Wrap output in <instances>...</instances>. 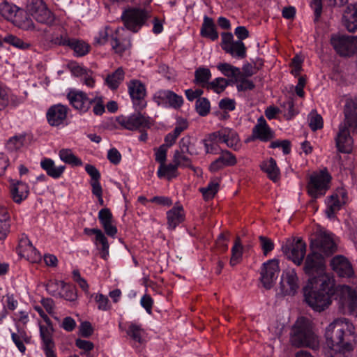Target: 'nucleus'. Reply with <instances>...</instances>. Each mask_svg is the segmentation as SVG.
<instances>
[{"mask_svg": "<svg viewBox=\"0 0 357 357\" xmlns=\"http://www.w3.org/2000/svg\"><path fill=\"white\" fill-rule=\"evenodd\" d=\"M326 346L337 355L351 353L356 345L357 335L353 323L344 317L335 319L325 329Z\"/></svg>", "mask_w": 357, "mask_h": 357, "instance_id": "1", "label": "nucleus"}, {"mask_svg": "<svg viewBox=\"0 0 357 357\" xmlns=\"http://www.w3.org/2000/svg\"><path fill=\"white\" fill-rule=\"evenodd\" d=\"M335 284L333 275H324L318 280L309 278L303 288L305 301L314 311H324L331 303L330 294Z\"/></svg>", "mask_w": 357, "mask_h": 357, "instance_id": "2", "label": "nucleus"}, {"mask_svg": "<svg viewBox=\"0 0 357 357\" xmlns=\"http://www.w3.org/2000/svg\"><path fill=\"white\" fill-rule=\"evenodd\" d=\"M344 116L345 119L339 126L335 142L339 152L350 153L353 150L354 140L350 135L349 127L357 130V98L347 100Z\"/></svg>", "mask_w": 357, "mask_h": 357, "instance_id": "3", "label": "nucleus"}, {"mask_svg": "<svg viewBox=\"0 0 357 357\" xmlns=\"http://www.w3.org/2000/svg\"><path fill=\"white\" fill-rule=\"evenodd\" d=\"M290 342L296 347L316 348L319 344L318 337L312 331V324L310 320L301 317L291 328Z\"/></svg>", "mask_w": 357, "mask_h": 357, "instance_id": "4", "label": "nucleus"}, {"mask_svg": "<svg viewBox=\"0 0 357 357\" xmlns=\"http://www.w3.org/2000/svg\"><path fill=\"white\" fill-rule=\"evenodd\" d=\"M333 294L340 310L357 317V287L352 288L347 284L337 285Z\"/></svg>", "mask_w": 357, "mask_h": 357, "instance_id": "5", "label": "nucleus"}, {"mask_svg": "<svg viewBox=\"0 0 357 357\" xmlns=\"http://www.w3.org/2000/svg\"><path fill=\"white\" fill-rule=\"evenodd\" d=\"M331 176L326 170L312 173L307 185V193L313 199L325 195L329 188Z\"/></svg>", "mask_w": 357, "mask_h": 357, "instance_id": "6", "label": "nucleus"}, {"mask_svg": "<svg viewBox=\"0 0 357 357\" xmlns=\"http://www.w3.org/2000/svg\"><path fill=\"white\" fill-rule=\"evenodd\" d=\"M149 17L146 10L136 8H128L121 15L126 28L133 33L138 32L145 26Z\"/></svg>", "mask_w": 357, "mask_h": 357, "instance_id": "7", "label": "nucleus"}, {"mask_svg": "<svg viewBox=\"0 0 357 357\" xmlns=\"http://www.w3.org/2000/svg\"><path fill=\"white\" fill-rule=\"evenodd\" d=\"M285 257L296 265H301L306 252V244L300 238H287L282 245Z\"/></svg>", "mask_w": 357, "mask_h": 357, "instance_id": "8", "label": "nucleus"}, {"mask_svg": "<svg viewBox=\"0 0 357 357\" xmlns=\"http://www.w3.org/2000/svg\"><path fill=\"white\" fill-rule=\"evenodd\" d=\"M331 44L342 56H351L357 52V36L335 34L331 36Z\"/></svg>", "mask_w": 357, "mask_h": 357, "instance_id": "9", "label": "nucleus"}, {"mask_svg": "<svg viewBox=\"0 0 357 357\" xmlns=\"http://www.w3.org/2000/svg\"><path fill=\"white\" fill-rule=\"evenodd\" d=\"M26 9L39 23L52 24L54 22V15L48 9L43 0H27Z\"/></svg>", "mask_w": 357, "mask_h": 357, "instance_id": "10", "label": "nucleus"}, {"mask_svg": "<svg viewBox=\"0 0 357 357\" xmlns=\"http://www.w3.org/2000/svg\"><path fill=\"white\" fill-rule=\"evenodd\" d=\"M26 9L39 23L52 24L54 22V15L48 9L43 0H27Z\"/></svg>", "mask_w": 357, "mask_h": 357, "instance_id": "11", "label": "nucleus"}, {"mask_svg": "<svg viewBox=\"0 0 357 357\" xmlns=\"http://www.w3.org/2000/svg\"><path fill=\"white\" fill-rule=\"evenodd\" d=\"M326 264L324 257L315 250L307 256L305 259L304 271L310 278L318 280L324 275H331L325 271Z\"/></svg>", "mask_w": 357, "mask_h": 357, "instance_id": "12", "label": "nucleus"}, {"mask_svg": "<svg viewBox=\"0 0 357 357\" xmlns=\"http://www.w3.org/2000/svg\"><path fill=\"white\" fill-rule=\"evenodd\" d=\"M301 282L293 268L284 269L281 275L280 291L283 296H294L299 290Z\"/></svg>", "mask_w": 357, "mask_h": 357, "instance_id": "13", "label": "nucleus"}, {"mask_svg": "<svg viewBox=\"0 0 357 357\" xmlns=\"http://www.w3.org/2000/svg\"><path fill=\"white\" fill-rule=\"evenodd\" d=\"M210 140L217 141L234 151L239 150L241 146V139L237 132L228 127H224L210 134Z\"/></svg>", "mask_w": 357, "mask_h": 357, "instance_id": "14", "label": "nucleus"}, {"mask_svg": "<svg viewBox=\"0 0 357 357\" xmlns=\"http://www.w3.org/2000/svg\"><path fill=\"white\" fill-rule=\"evenodd\" d=\"M67 98L70 105L79 113L86 112L95 101L93 95L84 91H69Z\"/></svg>", "mask_w": 357, "mask_h": 357, "instance_id": "15", "label": "nucleus"}, {"mask_svg": "<svg viewBox=\"0 0 357 357\" xmlns=\"http://www.w3.org/2000/svg\"><path fill=\"white\" fill-rule=\"evenodd\" d=\"M117 123L125 129L136 130L149 127V118L139 112H135L128 116H119L116 118Z\"/></svg>", "mask_w": 357, "mask_h": 357, "instance_id": "16", "label": "nucleus"}, {"mask_svg": "<svg viewBox=\"0 0 357 357\" xmlns=\"http://www.w3.org/2000/svg\"><path fill=\"white\" fill-rule=\"evenodd\" d=\"M347 201V190L343 188H337L326 200V208L325 211L327 218L329 219L335 218V213Z\"/></svg>", "mask_w": 357, "mask_h": 357, "instance_id": "17", "label": "nucleus"}, {"mask_svg": "<svg viewBox=\"0 0 357 357\" xmlns=\"http://www.w3.org/2000/svg\"><path fill=\"white\" fill-rule=\"evenodd\" d=\"M279 272V260L273 259L263 264L260 279L266 289L271 288L278 277Z\"/></svg>", "mask_w": 357, "mask_h": 357, "instance_id": "18", "label": "nucleus"}, {"mask_svg": "<svg viewBox=\"0 0 357 357\" xmlns=\"http://www.w3.org/2000/svg\"><path fill=\"white\" fill-rule=\"evenodd\" d=\"M68 107L62 104H55L46 112L47 121L52 127H63L66 125Z\"/></svg>", "mask_w": 357, "mask_h": 357, "instance_id": "19", "label": "nucleus"}, {"mask_svg": "<svg viewBox=\"0 0 357 357\" xmlns=\"http://www.w3.org/2000/svg\"><path fill=\"white\" fill-rule=\"evenodd\" d=\"M330 266L339 277L345 278L354 277V271L351 262L342 255H336L333 257Z\"/></svg>", "mask_w": 357, "mask_h": 357, "instance_id": "20", "label": "nucleus"}, {"mask_svg": "<svg viewBox=\"0 0 357 357\" xmlns=\"http://www.w3.org/2000/svg\"><path fill=\"white\" fill-rule=\"evenodd\" d=\"M17 253L21 257L31 263H38L41 260L40 252L33 246L31 242L26 236H22L20 239Z\"/></svg>", "mask_w": 357, "mask_h": 357, "instance_id": "21", "label": "nucleus"}, {"mask_svg": "<svg viewBox=\"0 0 357 357\" xmlns=\"http://www.w3.org/2000/svg\"><path fill=\"white\" fill-rule=\"evenodd\" d=\"M311 248L317 253L329 255L335 251V243L331 234L323 233L311 242Z\"/></svg>", "mask_w": 357, "mask_h": 357, "instance_id": "22", "label": "nucleus"}, {"mask_svg": "<svg viewBox=\"0 0 357 357\" xmlns=\"http://www.w3.org/2000/svg\"><path fill=\"white\" fill-rule=\"evenodd\" d=\"M40 337L42 341V349L45 354L55 352V344L53 340L54 329L52 324H39Z\"/></svg>", "mask_w": 357, "mask_h": 357, "instance_id": "23", "label": "nucleus"}, {"mask_svg": "<svg viewBox=\"0 0 357 357\" xmlns=\"http://www.w3.org/2000/svg\"><path fill=\"white\" fill-rule=\"evenodd\" d=\"M154 98L158 105H169L174 108L180 107L183 102V98L172 91H158Z\"/></svg>", "mask_w": 357, "mask_h": 357, "instance_id": "24", "label": "nucleus"}, {"mask_svg": "<svg viewBox=\"0 0 357 357\" xmlns=\"http://www.w3.org/2000/svg\"><path fill=\"white\" fill-rule=\"evenodd\" d=\"M236 162L237 160L235 155L229 151H225L218 158L211 162L208 169L211 172L214 173L222 169L225 167L233 166Z\"/></svg>", "mask_w": 357, "mask_h": 357, "instance_id": "25", "label": "nucleus"}, {"mask_svg": "<svg viewBox=\"0 0 357 357\" xmlns=\"http://www.w3.org/2000/svg\"><path fill=\"white\" fill-rule=\"evenodd\" d=\"M252 135L255 138L266 142L273 137V131L271 129L263 116L257 119V124L252 130Z\"/></svg>", "mask_w": 357, "mask_h": 357, "instance_id": "26", "label": "nucleus"}, {"mask_svg": "<svg viewBox=\"0 0 357 357\" xmlns=\"http://www.w3.org/2000/svg\"><path fill=\"white\" fill-rule=\"evenodd\" d=\"M185 211L181 205H176L167 212V228L174 230L185 220Z\"/></svg>", "mask_w": 357, "mask_h": 357, "instance_id": "27", "label": "nucleus"}, {"mask_svg": "<svg viewBox=\"0 0 357 357\" xmlns=\"http://www.w3.org/2000/svg\"><path fill=\"white\" fill-rule=\"evenodd\" d=\"M342 22L349 32L357 31V3L347 6L343 15Z\"/></svg>", "mask_w": 357, "mask_h": 357, "instance_id": "28", "label": "nucleus"}, {"mask_svg": "<svg viewBox=\"0 0 357 357\" xmlns=\"http://www.w3.org/2000/svg\"><path fill=\"white\" fill-rule=\"evenodd\" d=\"M123 28L116 29L115 33L112 36L111 45L114 52L117 54H121L126 51L128 50L131 46L130 41L127 39L123 38Z\"/></svg>", "mask_w": 357, "mask_h": 357, "instance_id": "29", "label": "nucleus"}, {"mask_svg": "<svg viewBox=\"0 0 357 357\" xmlns=\"http://www.w3.org/2000/svg\"><path fill=\"white\" fill-rule=\"evenodd\" d=\"M29 193V188L26 183L11 180L10 194L12 199L15 203H21L27 198Z\"/></svg>", "mask_w": 357, "mask_h": 357, "instance_id": "30", "label": "nucleus"}, {"mask_svg": "<svg viewBox=\"0 0 357 357\" xmlns=\"http://www.w3.org/2000/svg\"><path fill=\"white\" fill-rule=\"evenodd\" d=\"M40 166L49 176L55 179L60 178L66 169L64 165H56L54 161L50 158L42 160Z\"/></svg>", "mask_w": 357, "mask_h": 357, "instance_id": "31", "label": "nucleus"}, {"mask_svg": "<svg viewBox=\"0 0 357 357\" xmlns=\"http://www.w3.org/2000/svg\"><path fill=\"white\" fill-rule=\"evenodd\" d=\"M93 243L99 250L100 257L103 259L107 260L109 257V244L107 237L102 231L94 238Z\"/></svg>", "mask_w": 357, "mask_h": 357, "instance_id": "32", "label": "nucleus"}, {"mask_svg": "<svg viewBox=\"0 0 357 357\" xmlns=\"http://www.w3.org/2000/svg\"><path fill=\"white\" fill-rule=\"evenodd\" d=\"M260 167L271 180L275 181L279 178L280 174V169L273 158H270L264 160Z\"/></svg>", "mask_w": 357, "mask_h": 357, "instance_id": "33", "label": "nucleus"}, {"mask_svg": "<svg viewBox=\"0 0 357 357\" xmlns=\"http://www.w3.org/2000/svg\"><path fill=\"white\" fill-rule=\"evenodd\" d=\"M201 34L204 37L210 38L211 40H215L218 38V33L215 30L212 19L206 16L204 17Z\"/></svg>", "mask_w": 357, "mask_h": 357, "instance_id": "34", "label": "nucleus"}, {"mask_svg": "<svg viewBox=\"0 0 357 357\" xmlns=\"http://www.w3.org/2000/svg\"><path fill=\"white\" fill-rule=\"evenodd\" d=\"M10 332L13 343L22 354H24L26 351L24 343L29 342V336L24 331H18L17 333L10 331Z\"/></svg>", "mask_w": 357, "mask_h": 357, "instance_id": "35", "label": "nucleus"}, {"mask_svg": "<svg viewBox=\"0 0 357 357\" xmlns=\"http://www.w3.org/2000/svg\"><path fill=\"white\" fill-rule=\"evenodd\" d=\"M59 157L61 161L72 166H82V160L77 158L69 149H62L59 152Z\"/></svg>", "mask_w": 357, "mask_h": 357, "instance_id": "36", "label": "nucleus"}, {"mask_svg": "<svg viewBox=\"0 0 357 357\" xmlns=\"http://www.w3.org/2000/svg\"><path fill=\"white\" fill-rule=\"evenodd\" d=\"M216 67L223 75L231 79H236L241 75V70L238 68L228 63H220Z\"/></svg>", "mask_w": 357, "mask_h": 357, "instance_id": "37", "label": "nucleus"}, {"mask_svg": "<svg viewBox=\"0 0 357 357\" xmlns=\"http://www.w3.org/2000/svg\"><path fill=\"white\" fill-rule=\"evenodd\" d=\"M126 333L135 342H142L144 331L141 325L135 322H129L128 323Z\"/></svg>", "mask_w": 357, "mask_h": 357, "instance_id": "38", "label": "nucleus"}, {"mask_svg": "<svg viewBox=\"0 0 357 357\" xmlns=\"http://www.w3.org/2000/svg\"><path fill=\"white\" fill-rule=\"evenodd\" d=\"M173 162L177 165L178 167H190L193 169L197 174H199V173L202 172L201 169L199 168L194 169L193 167L191 165V160H190V158L185 156L184 153H181L178 150L175 151L174 152Z\"/></svg>", "mask_w": 357, "mask_h": 357, "instance_id": "39", "label": "nucleus"}, {"mask_svg": "<svg viewBox=\"0 0 357 357\" xmlns=\"http://www.w3.org/2000/svg\"><path fill=\"white\" fill-rule=\"evenodd\" d=\"M135 110H140L146 105V91H129Z\"/></svg>", "mask_w": 357, "mask_h": 357, "instance_id": "40", "label": "nucleus"}, {"mask_svg": "<svg viewBox=\"0 0 357 357\" xmlns=\"http://www.w3.org/2000/svg\"><path fill=\"white\" fill-rule=\"evenodd\" d=\"M225 50L234 57L243 58L245 56V47L241 40H234Z\"/></svg>", "mask_w": 357, "mask_h": 357, "instance_id": "41", "label": "nucleus"}, {"mask_svg": "<svg viewBox=\"0 0 357 357\" xmlns=\"http://www.w3.org/2000/svg\"><path fill=\"white\" fill-rule=\"evenodd\" d=\"M18 8L7 1L0 3V15L7 20H13L16 16Z\"/></svg>", "mask_w": 357, "mask_h": 357, "instance_id": "42", "label": "nucleus"}, {"mask_svg": "<svg viewBox=\"0 0 357 357\" xmlns=\"http://www.w3.org/2000/svg\"><path fill=\"white\" fill-rule=\"evenodd\" d=\"M177 168L178 167L175 163L169 165L164 163L160 165L157 174L160 178L166 177L171 179L176 176Z\"/></svg>", "mask_w": 357, "mask_h": 357, "instance_id": "43", "label": "nucleus"}, {"mask_svg": "<svg viewBox=\"0 0 357 357\" xmlns=\"http://www.w3.org/2000/svg\"><path fill=\"white\" fill-rule=\"evenodd\" d=\"M243 247L241 243L239 238H237L234 245L231 248V256L229 261V264L234 266L240 263L242 259Z\"/></svg>", "mask_w": 357, "mask_h": 357, "instance_id": "44", "label": "nucleus"}, {"mask_svg": "<svg viewBox=\"0 0 357 357\" xmlns=\"http://www.w3.org/2000/svg\"><path fill=\"white\" fill-rule=\"evenodd\" d=\"M220 178L215 177L213 178L206 188H201V192L206 199H210L214 197L219 189Z\"/></svg>", "mask_w": 357, "mask_h": 357, "instance_id": "45", "label": "nucleus"}, {"mask_svg": "<svg viewBox=\"0 0 357 357\" xmlns=\"http://www.w3.org/2000/svg\"><path fill=\"white\" fill-rule=\"evenodd\" d=\"M124 78V72L121 68H119L112 74L108 75L105 79L108 87L116 89Z\"/></svg>", "mask_w": 357, "mask_h": 357, "instance_id": "46", "label": "nucleus"}, {"mask_svg": "<svg viewBox=\"0 0 357 357\" xmlns=\"http://www.w3.org/2000/svg\"><path fill=\"white\" fill-rule=\"evenodd\" d=\"M9 215L6 208L0 206V240L4 239L9 229Z\"/></svg>", "mask_w": 357, "mask_h": 357, "instance_id": "47", "label": "nucleus"}, {"mask_svg": "<svg viewBox=\"0 0 357 357\" xmlns=\"http://www.w3.org/2000/svg\"><path fill=\"white\" fill-rule=\"evenodd\" d=\"M68 45L71 47V48L74 50L75 55L77 56H84L89 51V45L84 41H70V44Z\"/></svg>", "mask_w": 357, "mask_h": 357, "instance_id": "48", "label": "nucleus"}, {"mask_svg": "<svg viewBox=\"0 0 357 357\" xmlns=\"http://www.w3.org/2000/svg\"><path fill=\"white\" fill-rule=\"evenodd\" d=\"M197 112L202 116H206L210 111L211 105L209 101L205 98L197 100L195 104Z\"/></svg>", "mask_w": 357, "mask_h": 357, "instance_id": "49", "label": "nucleus"}, {"mask_svg": "<svg viewBox=\"0 0 357 357\" xmlns=\"http://www.w3.org/2000/svg\"><path fill=\"white\" fill-rule=\"evenodd\" d=\"M25 137L24 135L11 137L6 144L9 151H14L21 149L24 144Z\"/></svg>", "mask_w": 357, "mask_h": 357, "instance_id": "50", "label": "nucleus"}, {"mask_svg": "<svg viewBox=\"0 0 357 357\" xmlns=\"http://www.w3.org/2000/svg\"><path fill=\"white\" fill-rule=\"evenodd\" d=\"M211 77V71L206 68H199L195 71V81L202 84H206Z\"/></svg>", "mask_w": 357, "mask_h": 357, "instance_id": "51", "label": "nucleus"}, {"mask_svg": "<svg viewBox=\"0 0 357 357\" xmlns=\"http://www.w3.org/2000/svg\"><path fill=\"white\" fill-rule=\"evenodd\" d=\"M308 121L309 126L314 131L320 129L323 127L322 117L315 112L310 113Z\"/></svg>", "mask_w": 357, "mask_h": 357, "instance_id": "52", "label": "nucleus"}, {"mask_svg": "<svg viewBox=\"0 0 357 357\" xmlns=\"http://www.w3.org/2000/svg\"><path fill=\"white\" fill-rule=\"evenodd\" d=\"M95 301L98 304V308L100 310L106 311L110 308V305L108 298L100 293L93 295Z\"/></svg>", "mask_w": 357, "mask_h": 357, "instance_id": "53", "label": "nucleus"}, {"mask_svg": "<svg viewBox=\"0 0 357 357\" xmlns=\"http://www.w3.org/2000/svg\"><path fill=\"white\" fill-rule=\"evenodd\" d=\"M3 41L20 49H26L29 47V43L24 42L20 38H17L13 35H8L6 36L3 38Z\"/></svg>", "mask_w": 357, "mask_h": 357, "instance_id": "54", "label": "nucleus"}, {"mask_svg": "<svg viewBox=\"0 0 357 357\" xmlns=\"http://www.w3.org/2000/svg\"><path fill=\"white\" fill-rule=\"evenodd\" d=\"M281 106L283 109L284 116L287 119H291L298 112L295 109L293 101L291 100H289L286 102H283L282 104H281Z\"/></svg>", "mask_w": 357, "mask_h": 357, "instance_id": "55", "label": "nucleus"}, {"mask_svg": "<svg viewBox=\"0 0 357 357\" xmlns=\"http://www.w3.org/2000/svg\"><path fill=\"white\" fill-rule=\"evenodd\" d=\"M62 287V281L59 280H50L46 284V290L47 292L53 296L61 295L59 289Z\"/></svg>", "mask_w": 357, "mask_h": 357, "instance_id": "56", "label": "nucleus"}, {"mask_svg": "<svg viewBox=\"0 0 357 357\" xmlns=\"http://www.w3.org/2000/svg\"><path fill=\"white\" fill-rule=\"evenodd\" d=\"M219 107L225 112H231L235 109L236 102L234 99L225 98L219 101Z\"/></svg>", "mask_w": 357, "mask_h": 357, "instance_id": "57", "label": "nucleus"}, {"mask_svg": "<svg viewBox=\"0 0 357 357\" xmlns=\"http://www.w3.org/2000/svg\"><path fill=\"white\" fill-rule=\"evenodd\" d=\"M77 297V296L75 289L73 287L67 284L64 289V292L62 293L60 298H63L70 302H74L76 301Z\"/></svg>", "mask_w": 357, "mask_h": 357, "instance_id": "58", "label": "nucleus"}, {"mask_svg": "<svg viewBox=\"0 0 357 357\" xmlns=\"http://www.w3.org/2000/svg\"><path fill=\"white\" fill-rule=\"evenodd\" d=\"M61 328L67 332H72L77 326L75 320L71 317H65L60 324Z\"/></svg>", "mask_w": 357, "mask_h": 357, "instance_id": "59", "label": "nucleus"}, {"mask_svg": "<svg viewBox=\"0 0 357 357\" xmlns=\"http://www.w3.org/2000/svg\"><path fill=\"white\" fill-rule=\"evenodd\" d=\"M218 144H219L217 141H211L210 140V135L207 139L204 141V146L205 151L207 153L216 154L218 153Z\"/></svg>", "mask_w": 357, "mask_h": 357, "instance_id": "60", "label": "nucleus"}, {"mask_svg": "<svg viewBox=\"0 0 357 357\" xmlns=\"http://www.w3.org/2000/svg\"><path fill=\"white\" fill-rule=\"evenodd\" d=\"M259 241L265 255H266L268 252H271L274 248V244L270 238L264 236H260Z\"/></svg>", "mask_w": 357, "mask_h": 357, "instance_id": "61", "label": "nucleus"}, {"mask_svg": "<svg viewBox=\"0 0 357 357\" xmlns=\"http://www.w3.org/2000/svg\"><path fill=\"white\" fill-rule=\"evenodd\" d=\"M51 41L53 43L59 45H68L70 44V40L65 33L61 34H54L52 37Z\"/></svg>", "mask_w": 357, "mask_h": 357, "instance_id": "62", "label": "nucleus"}, {"mask_svg": "<svg viewBox=\"0 0 357 357\" xmlns=\"http://www.w3.org/2000/svg\"><path fill=\"white\" fill-rule=\"evenodd\" d=\"M98 219L103 225L112 221V215L108 208H102L98 212Z\"/></svg>", "mask_w": 357, "mask_h": 357, "instance_id": "63", "label": "nucleus"}, {"mask_svg": "<svg viewBox=\"0 0 357 357\" xmlns=\"http://www.w3.org/2000/svg\"><path fill=\"white\" fill-rule=\"evenodd\" d=\"M107 158L113 164L117 165L121 162V155L116 149H111L107 152Z\"/></svg>", "mask_w": 357, "mask_h": 357, "instance_id": "64", "label": "nucleus"}]
</instances>
